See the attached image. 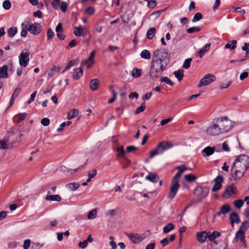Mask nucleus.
Masks as SVG:
<instances>
[{"label": "nucleus", "instance_id": "20", "mask_svg": "<svg viewBox=\"0 0 249 249\" xmlns=\"http://www.w3.org/2000/svg\"><path fill=\"white\" fill-rule=\"evenodd\" d=\"M220 236V233L219 231H214L213 232L211 233L210 232H207V236L208 239L210 241H213L214 242V239Z\"/></svg>", "mask_w": 249, "mask_h": 249}, {"label": "nucleus", "instance_id": "40", "mask_svg": "<svg viewBox=\"0 0 249 249\" xmlns=\"http://www.w3.org/2000/svg\"><path fill=\"white\" fill-rule=\"evenodd\" d=\"M160 81L161 82L165 83L171 86H173L174 85V82L166 76L161 77L160 78Z\"/></svg>", "mask_w": 249, "mask_h": 249}, {"label": "nucleus", "instance_id": "36", "mask_svg": "<svg viewBox=\"0 0 249 249\" xmlns=\"http://www.w3.org/2000/svg\"><path fill=\"white\" fill-rule=\"evenodd\" d=\"M140 55L141 57L145 59H149L151 57V54L150 52L147 50H143L141 52Z\"/></svg>", "mask_w": 249, "mask_h": 249}, {"label": "nucleus", "instance_id": "12", "mask_svg": "<svg viewBox=\"0 0 249 249\" xmlns=\"http://www.w3.org/2000/svg\"><path fill=\"white\" fill-rule=\"evenodd\" d=\"M125 235L135 244H138L144 239L142 235L136 233H125Z\"/></svg>", "mask_w": 249, "mask_h": 249}, {"label": "nucleus", "instance_id": "16", "mask_svg": "<svg viewBox=\"0 0 249 249\" xmlns=\"http://www.w3.org/2000/svg\"><path fill=\"white\" fill-rule=\"evenodd\" d=\"M211 46V44L210 43H207L202 48L199 49L197 52V55L199 56V58H201L204 55L205 53L210 50Z\"/></svg>", "mask_w": 249, "mask_h": 249}, {"label": "nucleus", "instance_id": "35", "mask_svg": "<svg viewBox=\"0 0 249 249\" xmlns=\"http://www.w3.org/2000/svg\"><path fill=\"white\" fill-rule=\"evenodd\" d=\"M117 154L116 156L117 157H123L125 154L126 152L124 149V146H118L116 149Z\"/></svg>", "mask_w": 249, "mask_h": 249}, {"label": "nucleus", "instance_id": "8", "mask_svg": "<svg viewBox=\"0 0 249 249\" xmlns=\"http://www.w3.org/2000/svg\"><path fill=\"white\" fill-rule=\"evenodd\" d=\"M212 123V124L207 128L208 134L212 136H216L222 133L218 124L214 123L213 120Z\"/></svg>", "mask_w": 249, "mask_h": 249}, {"label": "nucleus", "instance_id": "31", "mask_svg": "<svg viewBox=\"0 0 249 249\" xmlns=\"http://www.w3.org/2000/svg\"><path fill=\"white\" fill-rule=\"evenodd\" d=\"M142 71L140 69L135 67L133 69L131 72L132 76L134 78H138L141 76Z\"/></svg>", "mask_w": 249, "mask_h": 249}, {"label": "nucleus", "instance_id": "63", "mask_svg": "<svg viewBox=\"0 0 249 249\" xmlns=\"http://www.w3.org/2000/svg\"><path fill=\"white\" fill-rule=\"evenodd\" d=\"M138 149V148L135 146L131 145L128 146L126 147V152L127 153H130L133 152V151L136 150Z\"/></svg>", "mask_w": 249, "mask_h": 249}, {"label": "nucleus", "instance_id": "57", "mask_svg": "<svg viewBox=\"0 0 249 249\" xmlns=\"http://www.w3.org/2000/svg\"><path fill=\"white\" fill-rule=\"evenodd\" d=\"M21 89L19 88H16L15 90L14 91V92L12 94V97H13L15 99L19 95V93L20 92Z\"/></svg>", "mask_w": 249, "mask_h": 249}, {"label": "nucleus", "instance_id": "58", "mask_svg": "<svg viewBox=\"0 0 249 249\" xmlns=\"http://www.w3.org/2000/svg\"><path fill=\"white\" fill-rule=\"evenodd\" d=\"M249 43H245L243 46L242 47V50L243 51H246V54L247 55L248 53H249Z\"/></svg>", "mask_w": 249, "mask_h": 249}, {"label": "nucleus", "instance_id": "32", "mask_svg": "<svg viewBox=\"0 0 249 249\" xmlns=\"http://www.w3.org/2000/svg\"><path fill=\"white\" fill-rule=\"evenodd\" d=\"M175 228V226L173 224L171 223H169L166 225L163 228V231L165 233H167L171 231L172 230H174Z\"/></svg>", "mask_w": 249, "mask_h": 249}, {"label": "nucleus", "instance_id": "28", "mask_svg": "<svg viewBox=\"0 0 249 249\" xmlns=\"http://www.w3.org/2000/svg\"><path fill=\"white\" fill-rule=\"evenodd\" d=\"M80 186V184L77 182H71L66 185V187L70 191H74Z\"/></svg>", "mask_w": 249, "mask_h": 249}, {"label": "nucleus", "instance_id": "62", "mask_svg": "<svg viewBox=\"0 0 249 249\" xmlns=\"http://www.w3.org/2000/svg\"><path fill=\"white\" fill-rule=\"evenodd\" d=\"M63 27L62 24L59 23L58 24V25L55 27V31L57 33V34H59L63 31Z\"/></svg>", "mask_w": 249, "mask_h": 249}, {"label": "nucleus", "instance_id": "17", "mask_svg": "<svg viewBox=\"0 0 249 249\" xmlns=\"http://www.w3.org/2000/svg\"><path fill=\"white\" fill-rule=\"evenodd\" d=\"M215 151V147L207 146L204 148L201 151V154L204 157L210 156L213 155Z\"/></svg>", "mask_w": 249, "mask_h": 249}, {"label": "nucleus", "instance_id": "14", "mask_svg": "<svg viewBox=\"0 0 249 249\" xmlns=\"http://www.w3.org/2000/svg\"><path fill=\"white\" fill-rule=\"evenodd\" d=\"M84 165H82L79 166L78 168H75L74 169H71L67 168L65 166H61L60 167V170L65 173L66 175H68L70 174V175L73 174L75 172H77L79 170L81 169L83 167Z\"/></svg>", "mask_w": 249, "mask_h": 249}, {"label": "nucleus", "instance_id": "39", "mask_svg": "<svg viewBox=\"0 0 249 249\" xmlns=\"http://www.w3.org/2000/svg\"><path fill=\"white\" fill-rule=\"evenodd\" d=\"M94 60H89V58L86 60H82L81 61V65H87L88 69L90 68L91 66L94 64Z\"/></svg>", "mask_w": 249, "mask_h": 249}, {"label": "nucleus", "instance_id": "55", "mask_svg": "<svg viewBox=\"0 0 249 249\" xmlns=\"http://www.w3.org/2000/svg\"><path fill=\"white\" fill-rule=\"evenodd\" d=\"M147 2V6L149 8H153L156 6L157 2L155 0H149Z\"/></svg>", "mask_w": 249, "mask_h": 249}, {"label": "nucleus", "instance_id": "29", "mask_svg": "<svg viewBox=\"0 0 249 249\" xmlns=\"http://www.w3.org/2000/svg\"><path fill=\"white\" fill-rule=\"evenodd\" d=\"M46 200L56 201L59 202L61 200V197L58 195H47L45 198Z\"/></svg>", "mask_w": 249, "mask_h": 249}, {"label": "nucleus", "instance_id": "27", "mask_svg": "<svg viewBox=\"0 0 249 249\" xmlns=\"http://www.w3.org/2000/svg\"><path fill=\"white\" fill-rule=\"evenodd\" d=\"M99 84V80L98 79L95 78L91 80L90 82V88L92 90H96Z\"/></svg>", "mask_w": 249, "mask_h": 249}, {"label": "nucleus", "instance_id": "1", "mask_svg": "<svg viewBox=\"0 0 249 249\" xmlns=\"http://www.w3.org/2000/svg\"><path fill=\"white\" fill-rule=\"evenodd\" d=\"M170 53L165 49H157L153 53L151 62L149 76L152 80H156L166 70Z\"/></svg>", "mask_w": 249, "mask_h": 249}, {"label": "nucleus", "instance_id": "60", "mask_svg": "<svg viewBox=\"0 0 249 249\" xmlns=\"http://www.w3.org/2000/svg\"><path fill=\"white\" fill-rule=\"evenodd\" d=\"M37 91H35L31 95L30 98L28 101V104H31L32 102H33L35 100V97L36 95Z\"/></svg>", "mask_w": 249, "mask_h": 249}, {"label": "nucleus", "instance_id": "3", "mask_svg": "<svg viewBox=\"0 0 249 249\" xmlns=\"http://www.w3.org/2000/svg\"><path fill=\"white\" fill-rule=\"evenodd\" d=\"M213 122L218 124L222 133L228 132L233 126V123L227 116L216 118Z\"/></svg>", "mask_w": 249, "mask_h": 249}, {"label": "nucleus", "instance_id": "6", "mask_svg": "<svg viewBox=\"0 0 249 249\" xmlns=\"http://www.w3.org/2000/svg\"><path fill=\"white\" fill-rule=\"evenodd\" d=\"M30 52L28 49H24L18 56L19 63L21 67H26L29 62Z\"/></svg>", "mask_w": 249, "mask_h": 249}, {"label": "nucleus", "instance_id": "50", "mask_svg": "<svg viewBox=\"0 0 249 249\" xmlns=\"http://www.w3.org/2000/svg\"><path fill=\"white\" fill-rule=\"evenodd\" d=\"M95 12L94 8L93 7H88L85 10V13L87 14L89 16H91L94 14Z\"/></svg>", "mask_w": 249, "mask_h": 249}, {"label": "nucleus", "instance_id": "51", "mask_svg": "<svg viewBox=\"0 0 249 249\" xmlns=\"http://www.w3.org/2000/svg\"><path fill=\"white\" fill-rule=\"evenodd\" d=\"M68 5L65 1H62L60 3V9L63 12H66L68 8Z\"/></svg>", "mask_w": 249, "mask_h": 249}, {"label": "nucleus", "instance_id": "56", "mask_svg": "<svg viewBox=\"0 0 249 249\" xmlns=\"http://www.w3.org/2000/svg\"><path fill=\"white\" fill-rule=\"evenodd\" d=\"M50 120L48 118H44L41 120V124L45 126H47L50 124Z\"/></svg>", "mask_w": 249, "mask_h": 249}, {"label": "nucleus", "instance_id": "15", "mask_svg": "<svg viewBox=\"0 0 249 249\" xmlns=\"http://www.w3.org/2000/svg\"><path fill=\"white\" fill-rule=\"evenodd\" d=\"M196 236L197 240L199 243H204L206 239L208 238L207 232L206 231H202L200 232H197Z\"/></svg>", "mask_w": 249, "mask_h": 249}, {"label": "nucleus", "instance_id": "25", "mask_svg": "<svg viewBox=\"0 0 249 249\" xmlns=\"http://www.w3.org/2000/svg\"><path fill=\"white\" fill-rule=\"evenodd\" d=\"M79 62V59L78 58L71 60L69 61L67 65L66 66L65 69L63 70L62 72L64 71H68L71 67L74 66L75 64H77Z\"/></svg>", "mask_w": 249, "mask_h": 249}, {"label": "nucleus", "instance_id": "54", "mask_svg": "<svg viewBox=\"0 0 249 249\" xmlns=\"http://www.w3.org/2000/svg\"><path fill=\"white\" fill-rule=\"evenodd\" d=\"M192 60V58H188L186 59L184 62L183 67L186 69H188L190 67Z\"/></svg>", "mask_w": 249, "mask_h": 249}, {"label": "nucleus", "instance_id": "21", "mask_svg": "<svg viewBox=\"0 0 249 249\" xmlns=\"http://www.w3.org/2000/svg\"><path fill=\"white\" fill-rule=\"evenodd\" d=\"M83 71L81 67L75 69L73 73L72 77L74 79H79L83 75Z\"/></svg>", "mask_w": 249, "mask_h": 249}, {"label": "nucleus", "instance_id": "38", "mask_svg": "<svg viewBox=\"0 0 249 249\" xmlns=\"http://www.w3.org/2000/svg\"><path fill=\"white\" fill-rule=\"evenodd\" d=\"M236 43H237L236 40H232L231 41V44H230L229 43L226 44L225 46V48L226 49H230L231 50H234L236 47Z\"/></svg>", "mask_w": 249, "mask_h": 249}, {"label": "nucleus", "instance_id": "33", "mask_svg": "<svg viewBox=\"0 0 249 249\" xmlns=\"http://www.w3.org/2000/svg\"><path fill=\"white\" fill-rule=\"evenodd\" d=\"M156 29L154 27L150 28L146 33V37L149 39H151L154 36L156 33Z\"/></svg>", "mask_w": 249, "mask_h": 249}, {"label": "nucleus", "instance_id": "24", "mask_svg": "<svg viewBox=\"0 0 249 249\" xmlns=\"http://www.w3.org/2000/svg\"><path fill=\"white\" fill-rule=\"evenodd\" d=\"M231 211V207L229 204H226L223 205L220 209V211L217 214L220 215L221 214H226Z\"/></svg>", "mask_w": 249, "mask_h": 249}, {"label": "nucleus", "instance_id": "19", "mask_svg": "<svg viewBox=\"0 0 249 249\" xmlns=\"http://www.w3.org/2000/svg\"><path fill=\"white\" fill-rule=\"evenodd\" d=\"M145 178L146 180L151 182L156 183L158 181V176L155 173L150 172L148 175L145 177Z\"/></svg>", "mask_w": 249, "mask_h": 249}, {"label": "nucleus", "instance_id": "61", "mask_svg": "<svg viewBox=\"0 0 249 249\" xmlns=\"http://www.w3.org/2000/svg\"><path fill=\"white\" fill-rule=\"evenodd\" d=\"M31 241L30 239H26L24 241L23 248L24 249H28L30 245Z\"/></svg>", "mask_w": 249, "mask_h": 249}, {"label": "nucleus", "instance_id": "42", "mask_svg": "<svg viewBox=\"0 0 249 249\" xmlns=\"http://www.w3.org/2000/svg\"><path fill=\"white\" fill-rule=\"evenodd\" d=\"M97 214V211L96 209H93L89 212L88 214V218L89 219H94Z\"/></svg>", "mask_w": 249, "mask_h": 249}, {"label": "nucleus", "instance_id": "2", "mask_svg": "<svg viewBox=\"0 0 249 249\" xmlns=\"http://www.w3.org/2000/svg\"><path fill=\"white\" fill-rule=\"evenodd\" d=\"M249 168V157L245 154L238 156L233 162L231 169L234 179L240 178Z\"/></svg>", "mask_w": 249, "mask_h": 249}, {"label": "nucleus", "instance_id": "44", "mask_svg": "<svg viewBox=\"0 0 249 249\" xmlns=\"http://www.w3.org/2000/svg\"><path fill=\"white\" fill-rule=\"evenodd\" d=\"M75 31H74V34L76 36H83L82 32L83 30L81 27H75Z\"/></svg>", "mask_w": 249, "mask_h": 249}, {"label": "nucleus", "instance_id": "11", "mask_svg": "<svg viewBox=\"0 0 249 249\" xmlns=\"http://www.w3.org/2000/svg\"><path fill=\"white\" fill-rule=\"evenodd\" d=\"M237 192L236 188L233 184L227 186L222 194V197L226 198H229L232 195L235 194Z\"/></svg>", "mask_w": 249, "mask_h": 249}, {"label": "nucleus", "instance_id": "9", "mask_svg": "<svg viewBox=\"0 0 249 249\" xmlns=\"http://www.w3.org/2000/svg\"><path fill=\"white\" fill-rule=\"evenodd\" d=\"M194 194L200 201L207 196L208 194V191L204 190L202 187L200 186H197L195 189L194 191Z\"/></svg>", "mask_w": 249, "mask_h": 249}, {"label": "nucleus", "instance_id": "64", "mask_svg": "<svg viewBox=\"0 0 249 249\" xmlns=\"http://www.w3.org/2000/svg\"><path fill=\"white\" fill-rule=\"evenodd\" d=\"M60 0H53L52 2V7L54 8H57V6L59 5Z\"/></svg>", "mask_w": 249, "mask_h": 249}, {"label": "nucleus", "instance_id": "45", "mask_svg": "<svg viewBox=\"0 0 249 249\" xmlns=\"http://www.w3.org/2000/svg\"><path fill=\"white\" fill-rule=\"evenodd\" d=\"M55 34L51 28H49L47 31V39L51 40L54 36Z\"/></svg>", "mask_w": 249, "mask_h": 249}, {"label": "nucleus", "instance_id": "48", "mask_svg": "<svg viewBox=\"0 0 249 249\" xmlns=\"http://www.w3.org/2000/svg\"><path fill=\"white\" fill-rule=\"evenodd\" d=\"M244 201L242 199H237L234 201V206L237 209H240L244 204Z\"/></svg>", "mask_w": 249, "mask_h": 249}, {"label": "nucleus", "instance_id": "43", "mask_svg": "<svg viewBox=\"0 0 249 249\" xmlns=\"http://www.w3.org/2000/svg\"><path fill=\"white\" fill-rule=\"evenodd\" d=\"M200 31V28L199 27H192L188 28L187 30V32L189 34H192L196 32H198Z\"/></svg>", "mask_w": 249, "mask_h": 249}, {"label": "nucleus", "instance_id": "53", "mask_svg": "<svg viewBox=\"0 0 249 249\" xmlns=\"http://www.w3.org/2000/svg\"><path fill=\"white\" fill-rule=\"evenodd\" d=\"M22 30L21 32V36L23 37H26L27 35V26L24 25L23 23L21 24Z\"/></svg>", "mask_w": 249, "mask_h": 249}, {"label": "nucleus", "instance_id": "46", "mask_svg": "<svg viewBox=\"0 0 249 249\" xmlns=\"http://www.w3.org/2000/svg\"><path fill=\"white\" fill-rule=\"evenodd\" d=\"M3 8L5 10H9L11 6V3L9 0H5L2 3Z\"/></svg>", "mask_w": 249, "mask_h": 249}, {"label": "nucleus", "instance_id": "26", "mask_svg": "<svg viewBox=\"0 0 249 249\" xmlns=\"http://www.w3.org/2000/svg\"><path fill=\"white\" fill-rule=\"evenodd\" d=\"M8 66L6 65H3L2 67H0V78H7Z\"/></svg>", "mask_w": 249, "mask_h": 249}, {"label": "nucleus", "instance_id": "37", "mask_svg": "<svg viewBox=\"0 0 249 249\" xmlns=\"http://www.w3.org/2000/svg\"><path fill=\"white\" fill-rule=\"evenodd\" d=\"M18 30L16 27H11L8 30V35L12 37L17 33Z\"/></svg>", "mask_w": 249, "mask_h": 249}, {"label": "nucleus", "instance_id": "7", "mask_svg": "<svg viewBox=\"0 0 249 249\" xmlns=\"http://www.w3.org/2000/svg\"><path fill=\"white\" fill-rule=\"evenodd\" d=\"M215 79L216 77L214 75L207 74L200 80L197 85V87L200 88L202 86H207L213 82Z\"/></svg>", "mask_w": 249, "mask_h": 249}, {"label": "nucleus", "instance_id": "52", "mask_svg": "<svg viewBox=\"0 0 249 249\" xmlns=\"http://www.w3.org/2000/svg\"><path fill=\"white\" fill-rule=\"evenodd\" d=\"M145 108V106L144 105V103H143L141 105V106L139 107H138L136 109L135 113L136 114H138L140 112L143 111L144 110Z\"/></svg>", "mask_w": 249, "mask_h": 249}, {"label": "nucleus", "instance_id": "10", "mask_svg": "<svg viewBox=\"0 0 249 249\" xmlns=\"http://www.w3.org/2000/svg\"><path fill=\"white\" fill-rule=\"evenodd\" d=\"M42 26L41 24L37 22L29 25L28 30L32 34L34 35H38L41 32Z\"/></svg>", "mask_w": 249, "mask_h": 249}, {"label": "nucleus", "instance_id": "4", "mask_svg": "<svg viewBox=\"0 0 249 249\" xmlns=\"http://www.w3.org/2000/svg\"><path fill=\"white\" fill-rule=\"evenodd\" d=\"M173 146V144L168 141H162L159 143L155 149L151 151L149 157L152 158L158 154H162L165 151Z\"/></svg>", "mask_w": 249, "mask_h": 249}, {"label": "nucleus", "instance_id": "41", "mask_svg": "<svg viewBox=\"0 0 249 249\" xmlns=\"http://www.w3.org/2000/svg\"><path fill=\"white\" fill-rule=\"evenodd\" d=\"M185 179L189 182H192L196 180V178L192 174H188L185 176Z\"/></svg>", "mask_w": 249, "mask_h": 249}, {"label": "nucleus", "instance_id": "18", "mask_svg": "<svg viewBox=\"0 0 249 249\" xmlns=\"http://www.w3.org/2000/svg\"><path fill=\"white\" fill-rule=\"evenodd\" d=\"M248 224V223L247 221H245L242 224L239 230L236 233V235H235L234 239H238V236H239V234L242 233H245V231L247 230Z\"/></svg>", "mask_w": 249, "mask_h": 249}, {"label": "nucleus", "instance_id": "34", "mask_svg": "<svg viewBox=\"0 0 249 249\" xmlns=\"http://www.w3.org/2000/svg\"><path fill=\"white\" fill-rule=\"evenodd\" d=\"M175 76L178 79V81H181L183 77V71L182 70H179L174 72Z\"/></svg>", "mask_w": 249, "mask_h": 249}, {"label": "nucleus", "instance_id": "13", "mask_svg": "<svg viewBox=\"0 0 249 249\" xmlns=\"http://www.w3.org/2000/svg\"><path fill=\"white\" fill-rule=\"evenodd\" d=\"M223 182V178L221 176H218L214 179V184L213 186L212 191L215 192L220 190L222 187L221 183Z\"/></svg>", "mask_w": 249, "mask_h": 249}, {"label": "nucleus", "instance_id": "23", "mask_svg": "<svg viewBox=\"0 0 249 249\" xmlns=\"http://www.w3.org/2000/svg\"><path fill=\"white\" fill-rule=\"evenodd\" d=\"M230 220L231 223L238 224L240 222V217L236 213H232L230 216Z\"/></svg>", "mask_w": 249, "mask_h": 249}, {"label": "nucleus", "instance_id": "22", "mask_svg": "<svg viewBox=\"0 0 249 249\" xmlns=\"http://www.w3.org/2000/svg\"><path fill=\"white\" fill-rule=\"evenodd\" d=\"M214 244L216 245L215 249H226L227 244L223 240H220L218 241H214Z\"/></svg>", "mask_w": 249, "mask_h": 249}, {"label": "nucleus", "instance_id": "30", "mask_svg": "<svg viewBox=\"0 0 249 249\" xmlns=\"http://www.w3.org/2000/svg\"><path fill=\"white\" fill-rule=\"evenodd\" d=\"M79 113V111L77 109H73L69 111L67 116L68 119H71L74 118L77 116Z\"/></svg>", "mask_w": 249, "mask_h": 249}, {"label": "nucleus", "instance_id": "59", "mask_svg": "<svg viewBox=\"0 0 249 249\" xmlns=\"http://www.w3.org/2000/svg\"><path fill=\"white\" fill-rule=\"evenodd\" d=\"M176 169L178 170V171H179L181 174L187 169L185 165L177 166Z\"/></svg>", "mask_w": 249, "mask_h": 249}, {"label": "nucleus", "instance_id": "5", "mask_svg": "<svg viewBox=\"0 0 249 249\" xmlns=\"http://www.w3.org/2000/svg\"><path fill=\"white\" fill-rule=\"evenodd\" d=\"M181 175L182 174L178 171L172 179L170 188V193L168 195V197L171 199L175 197L180 187L178 182Z\"/></svg>", "mask_w": 249, "mask_h": 249}, {"label": "nucleus", "instance_id": "47", "mask_svg": "<svg viewBox=\"0 0 249 249\" xmlns=\"http://www.w3.org/2000/svg\"><path fill=\"white\" fill-rule=\"evenodd\" d=\"M202 18V15L200 13H196L192 19L193 22H197Z\"/></svg>", "mask_w": 249, "mask_h": 249}, {"label": "nucleus", "instance_id": "49", "mask_svg": "<svg viewBox=\"0 0 249 249\" xmlns=\"http://www.w3.org/2000/svg\"><path fill=\"white\" fill-rule=\"evenodd\" d=\"M27 116L26 113H22L18 115H17L16 116V118H18V123H21L23 120H24L26 117Z\"/></svg>", "mask_w": 249, "mask_h": 249}]
</instances>
